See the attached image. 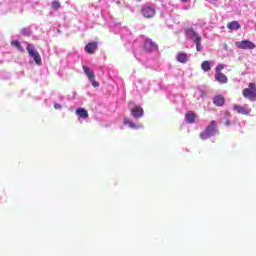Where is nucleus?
<instances>
[{
	"instance_id": "f257e3e1",
	"label": "nucleus",
	"mask_w": 256,
	"mask_h": 256,
	"mask_svg": "<svg viewBox=\"0 0 256 256\" xmlns=\"http://www.w3.org/2000/svg\"><path fill=\"white\" fill-rule=\"evenodd\" d=\"M217 133V122L212 120L209 125L200 133V139L203 141L215 136Z\"/></svg>"
},
{
	"instance_id": "f03ea898",
	"label": "nucleus",
	"mask_w": 256,
	"mask_h": 256,
	"mask_svg": "<svg viewBox=\"0 0 256 256\" xmlns=\"http://www.w3.org/2000/svg\"><path fill=\"white\" fill-rule=\"evenodd\" d=\"M242 95L244 99H247L248 101H251L252 103H255L256 101V85L253 82H250L248 84L247 88H244L242 90Z\"/></svg>"
},
{
	"instance_id": "7ed1b4c3",
	"label": "nucleus",
	"mask_w": 256,
	"mask_h": 256,
	"mask_svg": "<svg viewBox=\"0 0 256 256\" xmlns=\"http://www.w3.org/2000/svg\"><path fill=\"white\" fill-rule=\"evenodd\" d=\"M26 49L28 51V55L34 59L36 65H42L43 61L41 60V55L37 49H35V46L31 43H28Z\"/></svg>"
},
{
	"instance_id": "20e7f679",
	"label": "nucleus",
	"mask_w": 256,
	"mask_h": 256,
	"mask_svg": "<svg viewBox=\"0 0 256 256\" xmlns=\"http://www.w3.org/2000/svg\"><path fill=\"white\" fill-rule=\"evenodd\" d=\"M141 13L146 19H153V17H155L156 10L155 7L144 5L141 8Z\"/></svg>"
},
{
	"instance_id": "39448f33",
	"label": "nucleus",
	"mask_w": 256,
	"mask_h": 256,
	"mask_svg": "<svg viewBox=\"0 0 256 256\" xmlns=\"http://www.w3.org/2000/svg\"><path fill=\"white\" fill-rule=\"evenodd\" d=\"M85 75L88 77L89 81L92 83V87H99V82L95 80V72H93L89 67L83 66L82 67Z\"/></svg>"
},
{
	"instance_id": "423d86ee",
	"label": "nucleus",
	"mask_w": 256,
	"mask_h": 256,
	"mask_svg": "<svg viewBox=\"0 0 256 256\" xmlns=\"http://www.w3.org/2000/svg\"><path fill=\"white\" fill-rule=\"evenodd\" d=\"M144 49L145 51H148L149 53H151L152 51H157V49H159V46L150 38H147L144 43Z\"/></svg>"
},
{
	"instance_id": "0eeeda50",
	"label": "nucleus",
	"mask_w": 256,
	"mask_h": 256,
	"mask_svg": "<svg viewBox=\"0 0 256 256\" xmlns=\"http://www.w3.org/2000/svg\"><path fill=\"white\" fill-rule=\"evenodd\" d=\"M235 45L238 47V49H255V43L249 41V40H242L240 42H235Z\"/></svg>"
},
{
	"instance_id": "6e6552de",
	"label": "nucleus",
	"mask_w": 256,
	"mask_h": 256,
	"mask_svg": "<svg viewBox=\"0 0 256 256\" xmlns=\"http://www.w3.org/2000/svg\"><path fill=\"white\" fill-rule=\"evenodd\" d=\"M130 113L134 119H140V117H143L144 111L141 106L134 105V107L131 108Z\"/></svg>"
},
{
	"instance_id": "1a4fd4ad",
	"label": "nucleus",
	"mask_w": 256,
	"mask_h": 256,
	"mask_svg": "<svg viewBox=\"0 0 256 256\" xmlns=\"http://www.w3.org/2000/svg\"><path fill=\"white\" fill-rule=\"evenodd\" d=\"M233 111H236L239 115H249L251 113V109L249 107L238 104L233 106Z\"/></svg>"
},
{
	"instance_id": "9d476101",
	"label": "nucleus",
	"mask_w": 256,
	"mask_h": 256,
	"mask_svg": "<svg viewBox=\"0 0 256 256\" xmlns=\"http://www.w3.org/2000/svg\"><path fill=\"white\" fill-rule=\"evenodd\" d=\"M99 47V43L97 42H90L84 47V51L88 53V55H95V51Z\"/></svg>"
},
{
	"instance_id": "9b49d317",
	"label": "nucleus",
	"mask_w": 256,
	"mask_h": 256,
	"mask_svg": "<svg viewBox=\"0 0 256 256\" xmlns=\"http://www.w3.org/2000/svg\"><path fill=\"white\" fill-rule=\"evenodd\" d=\"M185 33L188 39H192L194 41L195 39H201V36H199V34H197L193 28L186 29Z\"/></svg>"
},
{
	"instance_id": "f8f14e48",
	"label": "nucleus",
	"mask_w": 256,
	"mask_h": 256,
	"mask_svg": "<svg viewBox=\"0 0 256 256\" xmlns=\"http://www.w3.org/2000/svg\"><path fill=\"white\" fill-rule=\"evenodd\" d=\"M213 103L216 107H223V105H225V97H223V95H216L213 99Z\"/></svg>"
},
{
	"instance_id": "ddd939ff",
	"label": "nucleus",
	"mask_w": 256,
	"mask_h": 256,
	"mask_svg": "<svg viewBox=\"0 0 256 256\" xmlns=\"http://www.w3.org/2000/svg\"><path fill=\"white\" fill-rule=\"evenodd\" d=\"M76 115L81 119H89V112L85 108L76 109Z\"/></svg>"
},
{
	"instance_id": "4468645a",
	"label": "nucleus",
	"mask_w": 256,
	"mask_h": 256,
	"mask_svg": "<svg viewBox=\"0 0 256 256\" xmlns=\"http://www.w3.org/2000/svg\"><path fill=\"white\" fill-rule=\"evenodd\" d=\"M215 80L218 81V83H222V84H225L229 81L226 75L223 74L222 72L215 74Z\"/></svg>"
},
{
	"instance_id": "2eb2a0df",
	"label": "nucleus",
	"mask_w": 256,
	"mask_h": 256,
	"mask_svg": "<svg viewBox=\"0 0 256 256\" xmlns=\"http://www.w3.org/2000/svg\"><path fill=\"white\" fill-rule=\"evenodd\" d=\"M176 59L179 63H183V64H185V63H187V61H189L187 53H185V52L178 53L176 56Z\"/></svg>"
},
{
	"instance_id": "dca6fc26",
	"label": "nucleus",
	"mask_w": 256,
	"mask_h": 256,
	"mask_svg": "<svg viewBox=\"0 0 256 256\" xmlns=\"http://www.w3.org/2000/svg\"><path fill=\"white\" fill-rule=\"evenodd\" d=\"M227 29H230V31H237L241 29V24H239L238 21H232L227 24Z\"/></svg>"
},
{
	"instance_id": "f3484780",
	"label": "nucleus",
	"mask_w": 256,
	"mask_h": 256,
	"mask_svg": "<svg viewBox=\"0 0 256 256\" xmlns=\"http://www.w3.org/2000/svg\"><path fill=\"white\" fill-rule=\"evenodd\" d=\"M195 117H196V115L194 112H188L185 115V119H186L187 123H190V124L195 123Z\"/></svg>"
},
{
	"instance_id": "a211bd4d",
	"label": "nucleus",
	"mask_w": 256,
	"mask_h": 256,
	"mask_svg": "<svg viewBox=\"0 0 256 256\" xmlns=\"http://www.w3.org/2000/svg\"><path fill=\"white\" fill-rule=\"evenodd\" d=\"M201 69L202 71H205V72L211 71V62L207 60L203 61L201 64Z\"/></svg>"
},
{
	"instance_id": "6ab92c4d",
	"label": "nucleus",
	"mask_w": 256,
	"mask_h": 256,
	"mask_svg": "<svg viewBox=\"0 0 256 256\" xmlns=\"http://www.w3.org/2000/svg\"><path fill=\"white\" fill-rule=\"evenodd\" d=\"M11 45L12 47H16V49H18V51H20L21 53L25 51V49H23V46L21 45V42H19L18 40L12 41Z\"/></svg>"
},
{
	"instance_id": "aec40b11",
	"label": "nucleus",
	"mask_w": 256,
	"mask_h": 256,
	"mask_svg": "<svg viewBox=\"0 0 256 256\" xmlns=\"http://www.w3.org/2000/svg\"><path fill=\"white\" fill-rule=\"evenodd\" d=\"M124 125H128L130 129H137V125H135V123L129 120V118H124Z\"/></svg>"
},
{
	"instance_id": "412c9836",
	"label": "nucleus",
	"mask_w": 256,
	"mask_h": 256,
	"mask_svg": "<svg viewBox=\"0 0 256 256\" xmlns=\"http://www.w3.org/2000/svg\"><path fill=\"white\" fill-rule=\"evenodd\" d=\"M51 7L52 9H54L55 11H57V9H61V2L55 0L51 3Z\"/></svg>"
},
{
	"instance_id": "4be33fe9",
	"label": "nucleus",
	"mask_w": 256,
	"mask_h": 256,
	"mask_svg": "<svg viewBox=\"0 0 256 256\" xmlns=\"http://www.w3.org/2000/svg\"><path fill=\"white\" fill-rule=\"evenodd\" d=\"M201 39L202 38H197V39H194V43L196 45V51H201Z\"/></svg>"
},
{
	"instance_id": "5701e85b",
	"label": "nucleus",
	"mask_w": 256,
	"mask_h": 256,
	"mask_svg": "<svg viewBox=\"0 0 256 256\" xmlns=\"http://www.w3.org/2000/svg\"><path fill=\"white\" fill-rule=\"evenodd\" d=\"M21 33L24 35V37H31V30L29 28H23Z\"/></svg>"
},
{
	"instance_id": "b1692460",
	"label": "nucleus",
	"mask_w": 256,
	"mask_h": 256,
	"mask_svg": "<svg viewBox=\"0 0 256 256\" xmlns=\"http://www.w3.org/2000/svg\"><path fill=\"white\" fill-rule=\"evenodd\" d=\"M223 69H225V66L223 64H219L216 67V73H221V71H223Z\"/></svg>"
},
{
	"instance_id": "393cba45",
	"label": "nucleus",
	"mask_w": 256,
	"mask_h": 256,
	"mask_svg": "<svg viewBox=\"0 0 256 256\" xmlns=\"http://www.w3.org/2000/svg\"><path fill=\"white\" fill-rule=\"evenodd\" d=\"M54 109H61V104H58V103L54 104Z\"/></svg>"
},
{
	"instance_id": "a878e982",
	"label": "nucleus",
	"mask_w": 256,
	"mask_h": 256,
	"mask_svg": "<svg viewBox=\"0 0 256 256\" xmlns=\"http://www.w3.org/2000/svg\"><path fill=\"white\" fill-rule=\"evenodd\" d=\"M225 125H226V127H229V125H231V122L228 120L225 122Z\"/></svg>"
},
{
	"instance_id": "bb28decb",
	"label": "nucleus",
	"mask_w": 256,
	"mask_h": 256,
	"mask_svg": "<svg viewBox=\"0 0 256 256\" xmlns=\"http://www.w3.org/2000/svg\"><path fill=\"white\" fill-rule=\"evenodd\" d=\"M188 0H182V3H187Z\"/></svg>"
},
{
	"instance_id": "cd10ccee",
	"label": "nucleus",
	"mask_w": 256,
	"mask_h": 256,
	"mask_svg": "<svg viewBox=\"0 0 256 256\" xmlns=\"http://www.w3.org/2000/svg\"><path fill=\"white\" fill-rule=\"evenodd\" d=\"M131 105H133V102H129V107H131Z\"/></svg>"
}]
</instances>
